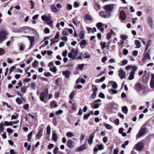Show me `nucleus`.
I'll list each match as a JSON object with an SVG mask.
<instances>
[{"label": "nucleus", "instance_id": "nucleus-45", "mask_svg": "<svg viewBox=\"0 0 154 154\" xmlns=\"http://www.w3.org/2000/svg\"><path fill=\"white\" fill-rule=\"evenodd\" d=\"M87 44V42L85 40H83L81 41L80 43V45H85Z\"/></svg>", "mask_w": 154, "mask_h": 154}, {"label": "nucleus", "instance_id": "nucleus-1", "mask_svg": "<svg viewBox=\"0 0 154 154\" xmlns=\"http://www.w3.org/2000/svg\"><path fill=\"white\" fill-rule=\"evenodd\" d=\"M48 90L47 88L45 89L44 92L41 93L40 96V100L42 102H44L45 103L47 102V100H45V99L48 96Z\"/></svg>", "mask_w": 154, "mask_h": 154}, {"label": "nucleus", "instance_id": "nucleus-6", "mask_svg": "<svg viewBox=\"0 0 154 154\" xmlns=\"http://www.w3.org/2000/svg\"><path fill=\"white\" fill-rule=\"evenodd\" d=\"M99 15L104 18H109L110 17V15L106 12L101 11L99 12Z\"/></svg>", "mask_w": 154, "mask_h": 154}, {"label": "nucleus", "instance_id": "nucleus-46", "mask_svg": "<svg viewBox=\"0 0 154 154\" xmlns=\"http://www.w3.org/2000/svg\"><path fill=\"white\" fill-rule=\"evenodd\" d=\"M123 53L125 55H126L128 53V51L126 49L124 48L123 49Z\"/></svg>", "mask_w": 154, "mask_h": 154}, {"label": "nucleus", "instance_id": "nucleus-57", "mask_svg": "<svg viewBox=\"0 0 154 154\" xmlns=\"http://www.w3.org/2000/svg\"><path fill=\"white\" fill-rule=\"evenodd\" d=\"M77 22V20L76 18H75L73 19V23L76 25H77L78 24Z\"/></svg>", "mask_w": 154, "mask_h": 154}, {"label": "nucleus", "instance_id": "nucleus-20", "mask_svg": "<svg viewBox=\"0 0 154 154\" xmlns=\"http://www.w3.org/2000/svg\"><path fill=\"white\" fill-rule=\"evenodd\" d=\"M114 32L113 30L112 29H110V32L108 33L107 35V38L108 39H109L110 38L112 35L114 34Z\"/></svg>", "mask_w": 154, "mask_h": 154}, {"label": "nucleus", "instance_id": "nucleus-8", "mask_svg": "<svg viewBox=\"0 0 154 154\" xmlns=\"http://www.w3.org/2000/svg\"><path fill=\"white\" fill-rule=\"evenodd\" d=\"M143 144L141 142H139L136 145V149L138 151H140L143 148Z\"/></svg>", "mask_w": 154, "mask_h": 154}, {"label": "nucleus", "instance_id": "nucleus-25", "mask_svg": "<svg viewBox=\"0 0 154 154\" xmlns=\"http://www.w3.org/2000/svg\"><path fill=\"white\" fill-rule=\"evenodd\" d=\"M15 100L16 103L18 105H21L22 104V100L19 97H18L16 98Z\"/></svg>", "mask_w": 154, "mask_h": 154}, {"label": "nucleus", "instance_id": "nucleus-11", "mask_svg": "<svg viewBox=\"0 0 154 154\" xmlns=\"http://www.w3.org/2000/svg\"><path fill=\"white\" fill-rule=\"evenodd\" d=\"M98 91V88L96 87L92 89L93 93L91 95V97L92 99H94L97 94V91Z\"/></svg>", "mask_w": 154, "mask_h": 154}, {"label": "nucleus", "instance_id": "nucleus-7", "mask_svg": "<svg viewBox=\"0 0 154 154\" xmlns=\"http://www.w3.org/2000/svg\"><path fill=\"white\" fill-rule=\"evenodd\" d=\"M42 19L43 21L47 22H48L51 20V17L50 16V14H49L48 15H45L42 16Z\"/></svg>", "mask_w": 154, "mask_h": 154}, {"label": "nucleus", "instance_id": "nucleus-50", "mask_svg": "<svg viewBox=\"0 0 154 154\" xmlns=\"http://www.w3.org/2000/svg\"><path fill=\"white\" fill-rule=\"evenodd\" d=\"M58 148L57 147H55L54 149L53 152L54 154H57L58 153Z\"/></svg>", "mask_w": 154, "mask_h": 154}, {"label": "nucleus", "instance_id": "nucleus-43", "mask_svg": "<svg viewBox=\"0 0 154 154\" xmlns=\"http://www.w3.org/2000/svg\"><path fill=\"white\" fill-rule=\"evenodd\" d=\"M84 66V64H79L78 65V67L79 69L82 70Z\"/></svg>", "mask_w": 154, "mask_h": 154}, {"label": "nucleus", "instance_id": "nucleus-64", "mask_svg": "<svg viewBox=\"0 0 154 154\" xmlns=\"http://www.w3.org/2000/svg\"><path fill=\"white\" fill-rule=\"evenodd\" d=\"M99 97L104 98H105V96L104 95V94L102 93H100L99 94Z\"/></svg>", "mask_w": 154, "mask_h": 154}, {"label": "nucleus", "instance_id": "nucleus-60", "mask_svg": "<svg viewBox=\"0 0 154 154\" xmlns=\"http://www.w3.org/2000/svg\"><path fill=\"white\" fill-rule=\"evenodd\" d=\"M73 54L75 55V56L73 57L72 58V59H74L75 58V57L77 55L78 52L77 51H75Z\"/></svg>", "mask_w": 154, "mask_h": 154}, {"label": "nucleus", "instance_id": "nucleus-22", "mask_svg": "<svg viewBox=\"0 0 154 154\" xmlns=\"http://www.w3.org/2000/svg\"><path fill=\"white\" fill-rule=\"evenodd\" d=\"M51 106L52 108H55L57 107V105L55 101H53L51 103Z\"/></svg>", "mask_w": 154, "mask_h": 154}, {"label": "nucleus", "instance_id": "nucleus-33", "mask_svg": "<svg viewBox=\"0 0 154 154\" xmlns=\"http://www.w3.org/2000/svg\"><path fill=\"white\" fill-rule=\"evenodd\" d=\"M66 136L68 137H71L73 136V134L72 132H68L66 134Z\"/></svg>", "mask_w": 154, "mask_h": 154}, {"label": "nucleus", "instance_id": "nucleus-51", "mask_svg": "<svg viewBox=\"0 0 154 154\" xmlns=\"http://www.w3.org/2000/svg\"><path fill=\"white\" fill-rule=\"evenodd\" d=\"M62 34L64 36H66L68 35V34L67 33V31L66 30H64L62 32Z\"/></svg>", "mask_w": 154, "mask_h": 154}, {"label": "nucleus", "instance_id": "nucleus-15", "mask_svg": "<svg viewBox=\"0 0 154 154\" xmlns=\"http://www.w3.org/2000/svg\"><path fill=\"white\" fill-rule=\"evenodd\" d=\"M152 79L150 82V85L152 88H154V75L151 74Z\"/></svg>", "mask_w": 154, "mask_h": 154}, {"label": "nucleus", "instance_id": "nucleus-30", "mask_svg": "<svg viewBox=\"0 0 154 154\" xmlns=\"http://www.w3.org/2000/svg\"><path fill=\"white\" fill-rule=\"evenodd\" d=\"M95 133V131H94L91 134V135L89 137L88 140H93V138L94 137V136Z\"/></svg>", "mask_w": 154, "mask_h": 154}, {"label": "nucleus", "instance_id": "nucleus-39", "mask_svg": "<svg viewBox=\"0 0 154 154\" xmlns=\"http://www.w3.org/2000/svg\"><path fill=\"white\" fill-rule=\"evenodd\" d=\"M75 94V92L74 91H73L70 94L69 96V97L70 99H71V100H72L73 97V96H74Z\"/></svg>", "mask_w": 154, "mask_h": 154}, {"label": "nucleus", "instance_id": "nucleus-54", "mask_svg": "<svg viewBox=\"0 0 154 154\" xmlns=\"http://www.w3.org/2000/svg\"><path fill=\"white\" fill-rule=\"evenodd\" d=\"M50 69L51 71L54 73L56 72L57 71V69L56 67H54L52 68H51Z\"/></svg>", "mask_w": 154, "mask_h": 154}, {"label": "nucleus", "instance_id": "nucleus-17", "mask_svg": "<svg viewBox=\"0 0 154 154\" xmlns=\"http://www.w3.org/2000/svg\"><path fill=\"white\" fill-rule=\"evenodd\" d=\"M134 44L136 45V48H139L141 47V42L140 41L138 40H135L134 41Z\"/></svg>", "mask_w": 154, "mask_h": 154}, {"label": "nucleus", "instance_id": "nucleus-61", "mask_svg": "<svg viewBox=\"0 0 154 154\" xmlns=\"http://www.w3.org/2000/svg\"><path fill=\"white\" fill-rule=\"evenodd\" d=\"M63 112V111L62 110H59L58 111L56 112V115H58L59 114L62 113Z\"/></svg>", "mask_w": 154, "mask_h": 154}, {"label": "nucleus", "instance_id": "nucleus-53", "mask_svg": "<svg viewBox=\"0 0 154 154\" xmlns=\"http://www.w3.org/2000/svg\"><path fill=\"white\" fill-rule=\"evenodd\" d=\"M124 43V41L123 40L121 39L120 41L118 42V44L119 45H122Z\"/></svg>", "mask_w": 154, "mask_h": 154}, {"label": "nucleus", "instance_id": "nucleus-2", "mask_svg": "<svg viewBox=\"0 0 154 154\" xmlns=\"http://www.w3.org/2000/svg\"><path fill=\"white\" fill-rule=\"evenodd\" d=\"M7 35L8 33L5 31L2 30L0 31V43L6 39Z\"/></svg>", "mask_w": 154, "mask_h": 154}, {"label": "nucleus", "instance_id": "nucleus-42", "mask_svg": "<svg viewBox=\"0 0 154 154\" xmlns=\"http://www.w3.org/2000/svg\"><path fill=\"white\" fill-rule=\"evenodd\" d=\"M83 57L84 58H89L90 55L88 54H84L83 55Z\"/></svg>", "mask_w": 154, "mask_h": 154}, {"label": "nucleus", "instance_id": "nucleus-26", "mask_svg": "<svg viewBox=\"0 0 154 154\" xmlns=\"http://www.w3.org/2000/svg\"><path fill=\"white\" fill-rule=\"evenodd\" d=\"M79 36L80 37V38L81 39H83L85 37V34L84 32L83 31H81L80 33V34L79 35Z\"/></svg>", "mask_w": 154, "mask_h": 154}, {"label": "nucleus", "instance_id": "nucleus-19", "mask_svg": "<svg viewBox=\"0 0 154 154\" xmlns=\"http://www.w3.org/2000/svg\"><path fill=\"white\" fill-rule=\"evenodd\" d=\"M144 56L143 60H146L147 59H149L150 58V54L148 52H147L146 53H145Z\"/></svg>", "mask_w": 154, "mask_h": 154}, {"label": "nucleus", "instance_id": "nucleus-3", "mask_svg": "<svg viewBox=\"0 0 154 154\" xmlns=\"http://www.w3.org/2000/svg\"><path fill=\"white\" fill-rule=\"evenodd\" d=\"M146 130L147 128H141L137 135V138H140L141 136H143L146 133Z\"/></svg>", "mask_w": 154, "mask_h": 154}, {"label": "nucleus", "instance_id": "nucleus-5", "mask_svg": "<svg viewBox=\"0 0 154 154\" xmlns=\"http://www.w3.org/2000/svg\"><path fill=\"white\" fill-rule=\"evenodd\" d=\"M118 72L119 73V75L121 79H123L125 78L126 73L124 71L123 69L121 68L119 70Z\"/></svg>", "mask_w": 154, "mask_h": 154}, {"label": "nucleus", "instance_id": "nucleus-24", "mask_svg": "<svg viewBox=\"0 0 154 154\" xmlns=\"http://www.w3.org/2000/svg\"><path fill=\"white\" fill-rule=\"evenodd\" d=\"M110 84L113 83L112 87L114 88H117L118 85L117 83L113 81H110L109 82Z\"/></svg>", "mask_w": 154, "mask_h": 154}, {"label": "nucleus", "instance_id": "nucleus-44", "mask_svg": "<svg viewBox=\"0 0 154 154\" xmlns=\"http://www.w3.org/2000/svg\"><path fill=\"white\" fill-rule=\"evenodd\" d=\"M32 135V132H31L30 133H29V135L28 136V141H30V140L31 139Z\"/></svg>", "mask_w": 154, "mask_h": 154}, {"label": "nucleus", "instance_id": "nucleus-28", "mask_svg": "<svg viewBox=\"0 0 154 154\" xmlns=\"http://www.w3.org/2000/svg\"><path fill=\"white\" fill-rule=\"evenodd\" d=\"M51 128L50 125H49L47 126V133L48 135H50L51 133Z\"/></svg>", "mask_w": 154, "mask_h": 154}, {"label": "nucleus", "instance_id": "nucleus-37", "mask_svg": "<svg viewBox=\"0 0 154 154\" xmlns=\"http://www.w3.org/2000/svg\"><path fill=\"white\" fill-rule=\"evenodd\" d=\"M79 6V4L77 2H75L73 4V7L75 8H78Z\"/></svg>", "mask_w": 154, "mask_h": 154}, {"label": "nucleus", "instance_id": "nucleus-40", "mask_svg": "<svg viewBox=\"0 0 154 154\" xmlns=\"http://www.w3.org/2000/svg\"><path fill=\"white\" fill-rule=\"evenodd\" d=\"M85 18L87 20H91L92 19L91 17L88 14L85 15Z\"/></svg>", "mask_w": 154, "mask_h": 154}, {"label": "nucleus", "instance_id": "nucleus-10", "mask_svg": "<svg viewBox=\"0 0 154 154\" xmlns=\"http://www.w3.org/2000/svg\"><path fill=\"white\" fill-rule=\"evenodd\" d=\"M62 74L65 76L66 78L69 79L71 75V72L68 70H66L65 71H63Z\"/></svg>", "mask_w": 154, "mask_h": 154}, {"label": "nucleus", "instance_id": "nucleus-13", "mask_svg": "<svg viewBox=\"0 0 154 154\" xmlns=\"http://www.w3.org/2000/svg\"><path fill=\"white\" fill-rule=\"evenodd\" d=\"M135 87L139 89H143L144 88L143 85L140 82H137L136 84Z\"/></svg>", "mask_w": 154, "mask_h": 154}, {"label": "nucleus", "instance_id": "nucleus-31", "mask_svg": "<svg viewBox=\"0 0 154 154\" xmlns=\"http://www.w3.org/2000/svg\"><path fill=\"white\" fill-rule=\"evenodd\" d=\"M18 116V114L17 113H15L14 115H12L11 118V119L13 120L16 119L17 118Z\"/></svg>", "mask_w": 154, "mask_h": 154}, {"label": "nucleus", "instance_id": "nucleus-32", "mask_svg": "<svg viewBox=\"0 0 154 154\" xmlns=\"http://www.w3.org/2000/svg\"><path fill=\"white\" fill-rule=\"evenodd\" d=\"M27 36L28 37L29 40L30 41L31 45H32L34 41V37H33L30 36Z\"/></svg>", "mask_w": 154, "mask_h": 154}, {"label": "nucleus", "instance_id": "nucleus-47", "mask_svg": "<svg viewBox=\"0 0 154 154\" xmlns=\"http://www.w3.org/2000/svg\"><path fill=\"white\" fill-rule=\"evenodd\" d=\"M29 104H26L23 106V107L25 110H27L29 109Z\"/></svg>", "mask_w": 154, "mask_h": 154}, {"label": "nucleus", "instance_id": "nucleus-16", "mask_svg": "<svg viewBox=\"0 0 154 154\" xmlns=\"http://www.w3.org/2000/svg\"><path fill=\"white\" fill-rule=\"evenodd\" d=\"M86 145L85 144L82 145L81 146L79 147L77 149V151H80L84 150L86 149Z\"/></svg>", "mask_w": 154, "mask_h": 154}, {"label": "nucleus", "instance_id": "nucleus-35", "mask_svg": "<svg viewBox=\"0 0 154 154\" xmlns=\"http://www.w3.org/2000/svg\"><path fill=\"white\" fill-rule=\"evenodd\" d=\"M129 142L128 140H127V141H125V142L124 143L122 144V147L123 148H124V149L125 148V146L128 145V144L129 143Z\"/></svg>", "mask_w": 154, "mask_h": 154}, {"label": "nucleus", "instance_id": "nucleus-58", "mask_svg": "<svg viewBox=\"0 0 154 154\" xmlns=\"http://www.w3.org/2000/svg\"><path fill=\"white\" fill-rule=\"evenodd\" d=\"M16 67L14 66H12L10 69L9 73H11L14 69H15Z\"/></svg>", "mask_w": 154, "mask_h": 154}, {"label": "nucleus", "instance_id": "nucleus-55", "mask_svg": "<svg viewBox=\"0 0 154 154\" xmlns=\"http://www.w3.org/2000/svg\"><path fill=\"white\" fill-rule=\"evenodd\" d=\"M68 51L67 50L63 51L62 53V56L64 57H65L67 56Z\"/></svg>", "mask_w": 154, "mask_h": 154}, {"label": "nucleus", "instance_id": "nucleus-14", "mask_svg": "<svg viewBox=\"0 0 154 154\" xmlns=\"http://www.w3.org/2000/svg\"><path fill=\"white\" fill-rule=\"evenodd\" d=\"M120 17L122 20H124L126 18V15L124 11L120 12Z\"/></svg>", "mask_w": 154, "mask_h": 154}, {"label": "nucleus", "instance_id": "nucleus-48", "mask_svg": "<svg viewBox=\"0 0 154 154\" xmlns=\"http://www.w3.org/2000/svg\"><path fill=\"white\" fill-rule=\"evenodd\" d=\"M103 23L101 22H99L97 23L96 25V26L98 28V29L99 28L103 26Z\"/></svg>", "mask_w": 154, "mask_h": 154}, {"label": "nucleus", "instance_id": "nucleus-56", "mask_svg": "<svg viewBox=\"0 0 154 154\" xmlns=\"http://www.w3.org/2000/svg\"><path fill=\"white\" fill-rule=\"evenodd\" d=\"M21 91L23 93H25L26 92V88L25 87H23L21 90Z\"/></svg>", "mask_w": 154, "mask_h": 154}, {"label": "nucleus", "instance_id": "nucleus-27", "mask_svg": "<svg viewBox=\"0 0 154 154\" xmlns=\"http://www.w3.org/2000/svg\"><path fill=\"white\" fill-rule=\"evenodd\" d=\"M122 111L125 114L127 113L128 112V109L127 106H123L122 107Z\"/></svg>", "mask_w": 154, "mask_h": 154}, {"label": "nucleus", "instance_id": "nucleus-23", "mask_svg": "<svg viewBox=\"0 0 154 154\" xmlns=\"http://www.w3.org/2000/svg\"><path fill=\"white\" fill-rule=\"evenodd\" d=\"M135 73L134 72H131L130 73V75L128 79L130 80L133 79L134 78V75Z\"/></svg>", "mask_w": 154, "mask_h": 154}, {"label": "nucleus", "instance_id": "nucleus-59", "mask_svg": "<svg viewBox=\"0 0 154 154\" xmlns=\"http://www.w3.org/2000/svg\"><path fill=\"white\" fill-rule=\"evenodd\" d=\"M122 65H125L128 63V61L126 60H124L122 61Z\"/></svg>", "mask_w": 154, "mask_h": 154}, {"label": "nucleus", "instance_id": "nucleus-12", "mask_svg": "<svg viewBox=\"0 0 154 154\" xmlns=\"http://www.w3.org/2000/svg\"><path fill=\"white\" fill-rule=\"evenodd\" d=\"M68 146L70 148H72L74 146V143L71 140H69L67 142Z\"/></svg>", "mask_w": 154, "mask_h": 154}, {"label": "nucleus", "instance_id": "nucleus-62", "mask_svg": "<svg viewBox=\"0 0 154 154\" xmlns=\"http://www.w3.org/2000/svg\"><path fill=\"white\" fill-rule=\"evenodd\" d=\"M108 137H104L103 138V141L104 143H106L107 141Z\"/></svg>", "mask_w": 154, "mask_h": 154}, {"label": "nucleus", "instance_id": "nucleus-9", "mask_svg": "<svg viewBox=\"0 0 154 154\" xmlns=\"http://www.w3.org/2000/svg\"><path fill=\"white\" fill-rule=\"evenodd\" d=\"M149 75L146 74V75H143L142 77V80L143 82L144 83H147L149 80Z\"/></svg>", "mask_w": 154, "mask_h": 154}, {"label": "nucleus", "instance_id": "nucleus-52", "mask_svg": "<svg viewBox=\"0 0 154 154\" xmlns=\"http://www.w3.org/2000/svg\"><path fill=\"white\" fill-rule=\"evenodd\" d=\"M44 32L46 34L49 33L50 32V30L49 28H46L44 29Z\"/></svg>", "mask_w": 154, "mask_h": 154}, {"label": "nucleus", "instance_id": "nucleus-36", "mask_svg": "<svg viewBox=\"0 0 154 154\" xmlns=\"http://www.w3.org/2000/svg\"><path fill=\"white\" fill-rule=\"evenodd\" d=\"M102 42H101V43H100V45H101V49H103L104 48H106V42H104L103 43V44H102Z\"/></svg>", "mask_w": 154, "mask_h": 154}, {"label": "nucleus", "instance_id": "nucleus-34", "mask_svg": "<svg viewBox=\"0 0 154 154\" xmlns=\"http://www.w3.org/2000/svg\"><path fill=\"white\" fill-rule=\"evenodd\" d=\"M4 125L6 126L12 125V122H9L6 121L4 122Z\"/></svg>", "mask_w": 154, "mask_h": 154}, {"label": "nucleus", "instance_id": "nucleus-29", "mask_svg": "<svg viewBox=\"0 0 154 154\" xmlns=\"http://www.w3.org/2000/svg\"><path fill=\"white\" fill-rule=\"evenodd\" d=\"M104 125L106 129H107L110 130L112 129V127L110 125L107 124H104Z\"/></svg>", "mask_w": 154, "mask_h": 154}, {"label": "nucleus", "instance_id": "nucleus-21", "mask_svg": "<svg viewBox=\"0 0 154 154\" xmlns=\"http://www.w3.org/2000/svg\"><path fill=\"white\" fill-rule=\"evenodd\" d=\"M51 8L52 11L54 12H57L59 11V10L56 7L55 5H52L51 6Z\"/></svg>", "mask_w": 154, "mask_h": 154}, {"label": "nucleus", "instance_id": "nucleus-49", "mask_svg": "<svg viewBox=\"0 0 154 154\" xmlns=\"http://www.w3.org/2000/svg\"><path fill=\"white\" fill-rule=\"evenodd\" d=\"M132 54L133 55L134 57L137 56V55L138 54V51L137 50L134 51H133Z\"/></svg>", "mask_w": 154, "mask_h": 154}, {"label": "nucleus", "instance_id": "nucleus-4", "mask_svg": "<svg viewBox=\"0 0 154 154\" xmlns=\"http://www.w3.org/2000/svg\"><path fill=\"white\" fill-rule=\"evenodd\" d=\"M113 4L107 5L104 6V9L107 13L111 12L113 8Z\"/></svg>", "mask_w": 154, "mask_h": 154}, {"label": "nucleus", "instance_id": "nucleus-41", "mask_svg": "<svg viewBox=\"0 0 154 154\" xmlns=\"http://www.w3.org/2000/svg\"><path fill=\"white\" fill-rule=\"evenodd\" d=\"M121 39L123 40L124 41L125 40H126L128 38V36L126 35H121L120 36Z\"/></svg>", "mask_w": 154, "mask_h": 154}, {"label": "nucleus", "instance_id": "nucleus-63", "mask_svg": "<svg viewBox=\"0 0 154 154\" xmlns=\"http://www.w3.org/2000/svg\"><path fill=\"white\" fill-rule=\"evenodd\" d=\"M119 119H115L113 123L116 124L118 125L119 124Z\"/></svg>", "mask_w": 154, "mask_h": 154}, {"label": "nucleus", "instance_id": "nucleus-18", "mask_svg": "<svg viewBox=\"0 0 154 154\" xmlns=\"http://www.w3.org/2000/svg\"><path fill=\"white\" fill-rule=\"evenodd\" d=\"M52 134V139L55 142L57 141V135L55 131H53Z\"/></svg>", "mask_w": 154, "mask_h": 154}, {"label": "nucleus", "instance_id": "nucleus-38", "mask_svg": "<svg viewBox=\"0 0 154 154\" xmlns=\"http://www.w3.org/2000/svg\"><path fill=\"white\" fill-rule=\"evenodd\" d=\"M66 9L67 10H71L72 9V5L70 4H68Z\"/></svg>", "mask_w": 154, "mask_h": 154}]
</instances>
